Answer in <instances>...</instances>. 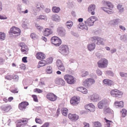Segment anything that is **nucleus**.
<instances>
[{
    "mask_svg": "<svg viewBox=\"0 0 127 127\" xmlns=\"http://www.w3.org/2000/svg\"><path fill=\"white\" fill-rule=\"evenodd\" d=\"M108 105L107 102L102 100L100 101L98 104V107L99 109H102L103 106H106Z\"/></svg>",
    "mask_w": 127,
    "mask_h": 127,
    "instance_id": "aec40b11",
    "label": "nucleus"
},
{
    "mask_svg": "<svg viewBox=\"0 0 127 127\" xmlns=\"http://www.w3.org/2000/svg\"><path fill=\"white\" fill-rule=\"evenodd\" d=\"M66 26L68 28H69V27H70L73 25V23L71 21H67L66 23Z\"/></svg>",
    "mask_w": 127,
    "mask_h": 127,
    "instance_id": "37998d69",
    "label": "nucleus"
},
{
    "mask_svg": "<svg viewBox=\"0 0 127 127\" xmlns=\"http://www.w3.org/2000/svg\"><path fill=\"white\" fill-rule=\"evenodd\" d=\"M47 63V62L44 60H42L40 61L38 63V64L37 66L38 68H39L41 66H43L45 65Z\"/></svg>",
    "mask_w": 127,
    "mask_h": 127,
    "instance_id": "a878e982",
    "label": "nucleus"
},
{
    "mask_svg": "<svg viewBox=\"0 0 127 127\" xmlns=\"http://www.w3.org/2000/svg\"><path fill=\"white\" fill-rule=\"evenodd\" d=\"M98 37L94 36L91 38L90 40L94 43H96L97 42Z\"/></svg>",
    "mask_w": 127,
    "mask_h": 127,
    "instance_id": "a19ab883",
    "label": "nucleus"
},
{
    "mask_svg": "<svg viewBox=\"0 0 127 127\" xmlns=\"http://www.w3.org/2000/svg\"><path fill=\"white\" fill-rule=\"evenodd\" d=\"M110 93L112 96L118 98L121 97L123 95L122 92L117 89L112 90L110 92Z\"/></svg>",
    "mask_w": 127,
    "mask_h": 127,
    "instance_id": "39448f33",
    "label": "nucleus"
},
{
    "mask_svg": "<svg viewBox=\"0 0 127 127\" xmlns=\"http://www.w3.org/2000/svg\"><path fill=\"white\" fill-rule=\"evenodd\" d=\"M121 112L122 113V116L123 117H125L127 114V111L124 109H123Z\"/></svg>",
    "mask_w": 127,
    "mask_h": 127,
    "instance_id": "c03bdc74",
    "label": "nucleus"
},
{
    "mask_svg": "<svg viewBox=\"0 0 127 127\" xmlns=\"http://www.w3.org/2000/svg\"><path fill=\"white\" fill-rule=\"evenodd\" d=\"M36 57L37 59L41 60L45 59V55L42 52H38L36 55Z\"/></svg>",
    "mask_w": 127,
    "mask_h": 127,
    "instance_id": "412c9836",
    "label": "nucleus"
},
{
    "mask_svg": "<svg viewBox=\"0 0 127 127\" xmlns=\"http://www.w3.org/2000/svg\"><path fill=\"white\" fill-rule=\"evenodd\" d=\"M99 98L98 95L96 94H94L91 96V99L92 100H95Z\"/></svg>",
    "mask_w": 127,
    "mask_h": 127,
    "instance_id": "2f4dec72",
    "label": "nucleus"
},
{
    "mask_svg": "<svg viewBox=\"0 0 127 127\" xmlns=\"http://www.w3.org/2000/svg\"><path fill=\"white\" fill-rule=\"evenodd\" d=\"M117 9L119 10V12H121L124 10V8L122 7V5L121 4H119L117 6Z\"/></svg>",
    "mask_w": 127,
    "mask_h": 127,
    "instance_id": "4c0bfd02",
    "label": "nucleus"
},
{
    "mask_svg": "<svg viewBox=\"0 0 127 127\" xmlns=\"http://www.w3.org/2000/svg\"><path fill=\"white\" fill-rule=\"evenodd\" d=\"M58 69L64 72L65 71V67L63 64L58 67Z\"/></svg>",
    "mask_w": 127,
    "mask_h": 127,
    "instance_id": "3c124183",
    "label": "nucleus"
},
{
    "mask_svg": "<svg viewBox=\"0 0 127 127\" xmlns=\"http://www.w3.org/2000/svg\"><path fill=\"white\" fill-rule=\"evenodd\" d=\"M24 43H21L20 44V46L21 47V51L23 54L27 55L28 53L29 49L27 46L24 45Z\"/></svg>",
    "mask_w": 127,
    "mask_h": 127,
    "instance_id": "9b49d317",
    "label": "nucleus"
},
{
    "mask_svg": "<svg viewBox=\"0 0 127 127\" xmlns=\"http://www.w3.org/2000/svg\"><path fill=\"white\" fill-rule=\"evenodd\" d=\"M76 90L84 94H86L88 93L87 90L82 87H79L77 88Z\"/></svg>",
    "mask_w": 127,
    "mask_h": 127,
    "instance_id": "b1692460",
    "label": "nucleus"
},
{
    "mask_svg": "<svg viewBox=\"0 0 127 127\" xmlns=\"http://www.w3.org/2000/svg\"><path fill=\"white\" fill-rule=\"evenodd\" d=\"M35 26L36 28L40 31H41L43 29V27L40 26L38 24H36Z\"/></svg>",
    "mask_w": 127,
    "mask_h": 127,
    "instance_id": "4d7b16f0",
    "label": "nucleus"
},
{
    "mask_svg": "<svg viewBox=\"0 0 127 127\" xmlns=\"http://www.w3.org/2000/svg\"><path fill=\"white\" fill-rule=\"evenodd\" d=\"M13 77L11 75H10L9 74L5 76V78L7 80H11L13 79Z\"/></svg>",
    "mask_w": 127,
    "mask_h": 127,
    "instance_id": "603ef678",
    "label": "nucleus"
},
{
    "mask_svg": "<svg viewBox=\"0 0 127 127\" xmlns=\"http://www.w3.org/2000/svg\"><path fill=\"white\" fill-rule=\"evenodd\" d=\"M58 34L60 36H63L65 34V31L62 28H59L58 29Z\"/></svg>",
    "mask_w": 127,
    "mask_h": 127,
    "instance_id": "5701e85b",
    "label": "nucleus"
},
{
    "mask_svg": "<svg viewBox=\"0 0 127 127\" xmlns=\"http://www.w3.org/2000/svg\"><path fill=\"white\" fill-rule=\"evenodd\" d=\"M10 91L12 93L14 94L17 93H18V91L17 89H14L12 90H10Z\"/></svg>",
    "mask_w": 127,
    "mask_h": 127,
    "instance_id": "052dcab7",
    "label": "nucleus"
},
{
    "mask_svg": "<svg viewBox=\"0 0 127 127\" xmlns=\"http://www.w3.org/2000/svg\"><path fill=\"white\" fill-rule=\"evenodd\" d=\"M55 83L61 86H64L65 84V82L62 78L59 77L56 78L55 80Z\"/></svg>",
    "mask_w": 127,
    "mask_h": 127,
    "instance_id": "f8f14e48",
    "label": "nucleus"
},
{
    "mask_svg": "<svg viewBox=\"0 0 127 127\" xmlns=\"http://www.w3.org/2000/svg\"><path fill=\"white\" fill-rule=\"evenodd\" d=\"M108 64V61L106 59L102 58L97 62V65L100 68H104L106 67Z\"/></svg>",
    "mask_w": 127,
    "mask_h": 127,
    "instance_id": "20e7f679",
    "label": "nucleus"
},
{
    "mask_svg": "<svg viewBox=\"0 0 127 127\" xmlns=\"http://www.w3.org/2000/svg\"><path fill=\"white\" fill-rule=\"evenodd\" d=\"M46 97L49 100L54 101H56L57 99V96L54 94L49 93H48L46 95Z\"/></svg>",
    "mask_w": 127,
    "mask_h": 127,
    "instance_id": "9d476101",
    "label": "nucleus"
},
{
    "mask_svg": "<svg viewBox=\"0 0 127 127\" xmlns=\"http://www.w3.org/2000/svg\"><path fill=\"white\" fill-rule=\"evenodd\" d=\"M95 5L94 4H92L89 6L88 8V11L92 15H94L95 13Z\"/></svg>",
    "mask_w": 127,
    "mask_h": 127,
    "instance_id": "4be33fe9",
    "label": "nucleus"
},
{
    "mask_svg": "<svg viewBox=\"0 0 127 127\" xmlns=\"http://www.w3.org/2000/svg\"><path fill=\"white\" fill-rule=\"evenodd\" d=\"M103 82L105 84L111 86L113 84V81L107 79H104L103 81Z\"/></svg>",
    "mask_w": 127,
    "mask_h": 127,
    "instance_id": "393cba45",
    "label": "nucleus"
},
{
    "mask_svg": "<svg viewBox=\"0 0 127 127\" xmlns=\"http://www.w3.org/2000/svg\"><path fill=\"white\" fill-rule=\"evenodd\" d=\"M29 104L26 101H23L19 104L18 107L21 110H23L25 109Z\"/></svg>",
    "mask_w": 127,
    "mask_h": 127,
    "instance_id": "4468645a",
    "label": "nucleus"
},
{
    "mask_svg": "<svg viewBox=\"0 0 127 127\" xmlns=\"http://www.w3.org/2000/svg\"><path fill=\"white\" fill-rule=\"evenodd\" d=\"M95 83L94 80L92 78L88 79H86L83 82V84L85 86H87L89 84H92Z\"/></svg>",
    "mask_w": 127,
    "mask_h": 127,
    "instance_id": "f3484780",
    "label": "nucleus"
},
{
    "mask_svg": "<svg viewBox=\"0 0 127 127\" xmlns=\"http://www.w3.org/2000/svg\"><path fill=\"white\" fill-rule=\"evenodd\" d=\"M20 68L21 69L24 70L25 69V65L23 64H22L20 65Z\"/></svg>",
    "mask_w": 127,
    "mask_h": 127,
    "instance_id": "e2e57ef3",
    "label": "nucleus"
},
{
    "mask_svg": "<svg viewBox=\"0 0 127 127\" xmlns=\"http://www.w3.org/2000/svg\"><path fill=\"white\" fill-rule=\"evenodd\" d=\"M31 37L34 39H37L38 38L37 36L34 33H32L31 34Z\"/></svg>",
    "mask_w": 127,
    "mask_h": 127,
    "instance_id": "de8ad7c7",
    "label": "nucleus"
},
{
    "mask_svg": "<svg viewBox=\"0 0 127 127\" xmlns=\"http://www.w3.org/2000/svg\"><path fill=\"white\" fill-rule=\"evenodd\" d=\"M96 20L95 17L92 16L90 17L87 21H85V23L86 25L89 26H92L93 25L94 23Z\"/></svg>",
    "mask_w": 127,
    "mask_h": 127,
    "instance_id": "0eeeda50",
    "label": "nucleus"
},
{
    "mask_svg": "<svg viewBox=\"0 0 127 127\" xmlns=\"http://www.w3.org/2000/svg\"><path fill=\"white\" fill-rule=\"evenodd\" d=\"M36 7L37 8L39 9L40 10L44 8V6L39 3H37Z\"/></svg>",
    "mask_w": 127,
    "mask_h": 127,
    "instance_id": "a18cd8bd",
    "label": "nucleus"
},
{
    "mask_svg": "<svg viewBox=\"0 0 127 127\" xmlns=\"http://www.w3.org/2000/svg\"><path fill=\"white\" fill-rule=\"evenodd\" d=\"M59 50L60 53L64 54L68 51V48L66 45H62L59 47Z\"/></svg>",
    "mask_w": 127,
    "mask_h": 127,
    "instance_id": "ddd939ff",
    "label": "nucleus"
},
{
    "mask_svg": "<svg viewBox=\"0 0 127 127\" xmlns=\"http://www.w3.org/2000/svg\"><path fill=\"white\" fill-rule=\"evenodd\" d=\"M27 57H23L22 59V61L25 63H27Z\"/></svg>",
    "mask_w": 127,
    "mask_h": 127,
    "instance_id": "0e129e2a",
    "label": "nucleus"
},
{
    "mask_svg": "<svg viewBox=\"0 0 127 127\" xmlns=\"http://www.w3.org/2000/svg\"><path fill=\"white\" fill-rule=\"evenodd\" d=\"M120 75L122 77H127V73H124L123 72H121L120 73Z\"/></svg>",
    "mask_w": 127,
    "mask_h": 127,
    "instance_id": "bf43d9fd",
    "label": "nucleus"
},
{
    "mask_svg": "<svg viewBox=\"0 0 127 127\" xmlns=\"http://www.w3.org/2000/svg\"><path fill=\"white\" fill-rule=\"evenodd\" d=\"M89 73L87 71H85L84 70H82L81 71V76L82 77H85L88 75Z\"/></svg>",
    "mask_w": 127,
    "mask_h": 127,
    "instance_id": "f704fd0d",
    "label": "nucleus"
},
{
    "mask_svg": "<svg viewBox=\"0 0 127 127\" xmlns=\"http://www.w3.org/2000/svg\"><path fill=\"white\" fill-rule=\"evenodd\" d=\"M52 19L55 21H59L60 18L59 16L57 14L53 15L52 16Z\"/></svg>",
    "mask_w": 127,
    "mask_h": 127,
    "instance_id": "cd10ccee",
    "label": "nucleus"
},
{
    "mask_svg": "<svg viewBox=\"0 0 127 127\" xmlns=\"http://www.w3.org/2000/svg\"><path fill=\"white\" fill-rule=\"evenodd\" d=\"M93 124V127H101L102 126L101 123L98 121L94 122Z\"/></svg>",
    "mask_w": 127,
    "mask_h": 127,
    "instance_id": "e433bc0d",
    "label": "nucleus"
},
{
    "mask_svg": "<svg viewBox=\"0 0 127 127\" xmlns=\"http://www.w3.org/2000/svg\"><path fill=\"white\" fill-rule=\"evenodd\" d=\"M105 41V40L103 38H101L99 37H98L97 42H96L97 44L104 45V42Z\"/></svg>",
    "mask_w": 127,
    "mask_h": 127,
    "instance_id": "bb28decb",
    "label": "nucleus"
},
{
    "mask_svg": "<svg viewBox=\"0 0 127 127\" xmlns=\"http://www.w3.org/2000/svg\"><path fill=\"white\" fill-rule=\"evenodd\" d=\"M0 109L3 112H7L11 109V107L9 105H4L1 106L0 107Z\"/></svg>",
    "mask_w": 127,
    "mask_h": 127,
    "instance_id": "2eb2a0df",
    "label": "nucleus"
},
{
    "mask_svg": "<svg viewBox=\"0 0 127 127\" xmlns=\"http://www.w3.org/2000/svg\"><path fill=\"white\" fill-rule=\"evenodd\" d=\"M67 111L68 109L67 108H64L62 109L61 112L63 115L66 116L67 115Z\"/></svg>",
    "mask_w": 127,
    "mask_h": 127,
    "instance_id": "72a5a7b5",
    "label": "nucleus"
},
{
    "mask_svg": "<svg viewBox=\"0 0 127 127\" xmlns=\"http://www.w3.org/2000/svg\"><path fill=\"white\" fill-rule=\"evenodd\" d=\"M85 108L86 110H89L90 112H93L95 110V107L92 103H90L86 105Z\"/></svg>",
    "mask_w": 127,
    "mask_h": 127,
    "instance_id": "dca6fc26",
    "label": "nucleus"
},
{
    "mask_svg": "<svg viewBox=\"0 0 127 127\" xmlns=\"http://www.w3.org/2000/svg\"><path fill=\"white\" fill-rule=\"evenodd\" d=\"M19 12L20 13H23L24 14H25L27 13L28 12V10H26L25 11H23L22 10L21 8H20L18 10Z\"/></svg>",
    "mask_w": 127,
    "mask_h": 127,
    "instance_id": "864d4df0",
    "label": "nucleus"
},
{
    "mask_svg": "<svg viewBox=\"0 0 127 127\" xmlns=\"http://www.w3.org/2000/svg\"><path fill=\"white\" fill-rule=\"evenodd\" d=\"M104 119L105 121V122L107 123L106 124L107 127H110V123H112V122L107 120L106 118H104Z\"/></svg>",
    "mask_w": 127,
    "mask_h": 127,
    "instance_id": "09e8293b",
    "label": "nucleus"
},
{
    "mask_svg": "<svg viewBox=\"0 0 127 127\" xmlns=\"http://www.w3.org/2000/svg\"><path fill=\"white\" fill-rule=\"evenodd\" d=\"M56 64L58 67L63 65L62 61L60 60H57L56 62Z\"/></svg>",
    "mask_w": 127,
    "mask_h": 127,
    "instance_id": "8fccbe9b",
    "label": "nucleus"
},
{
    "mask_svg": "<svg viewBox=\"0 0 127 127\" xmlns=\"http://www.w3.org/2000/svg\"><path fill=\"white\" fill-rule=\"evenodd\" d=\"M119 19H115L111 21L110 22L111 25H115L118 24Z\"/></svg>",
    "mask_w": 127,
    "mask_h": 127,
    "instance_id": "ea45409f",
    "label": "nucleus"
},
{
    "mask_svg": "<svg viewBox=\"0 0 127 127\" xmlns=\"http://www.w3.org/2000/svg\"><path fill=\"white\" fill-rule=\"evenodd\" d=\"M35 121L37 123L42 124L43 123L42 121L39 118H36L35 119Z\"/></svg>",
    "mask_w": 127,
    "mask_h": 127,
    "instance_id": "5fc2aeb1",
    "label": "nucleus"
},
{
    "mask_svg": "<svg viewBox=\"0 0 127 127\" xmlns=\"http://www.w3.org/2000/svg\"><path fill=\"white\" fill-rule=\"evenodd\" d=\"M87 25L86 24L84 25V24L82 23H80L79 25V27L80 28L82 29H85L87 30H88V27H87Z\"/></svg>",
    "mask_w": 127,
    "mask_h": 127,
    "instance_id": "7c9ffc66",
    "label": "nucleus"
},
{
    "mask_svg": "<svg viewBox=\"0 0 127 127\" xmlns=\"http://www.w3.org/2000/svg\"><path fill=\"white\" fill-rule=\"evenodd\" d=\"M37 19L46 20H47V18L45 15H40L38 17Z\"/></svg>",
    "mask_w": 127,
    "mask_h": 127,
    "instance_id": "49530a36",
    "label": "nucleus"
},
{
    "mask_svg": "<svg viewBox=\"0 0 127 127\" xmlns=\"http://www.w3.org/2000/svg\"><path fill=\"white\" fill-rule=\"evenodd\" d=\"M28 119L27 118H24L19 120L17 121V127H21L23 125H26L28 123Z\"/></svg>",
    "mask_w": 127,
    "mask_h": 127,
    "instance_id": "6e6552de",
    "label": "nucleus"
},
{
    "mask_svg": "<svg viewBox=\"0 0 127 127\" xmlns=\"http://www.w3.org/2000/svg\"><path fill=\"white\" fill-rule=\"evenodd\" d=\"M42 33L44 35L47 36L52 33L53 31L51 29L46 28L43 30Z\"/></svg>",
    "mask_w": 127,
    "mask_h": 127,
    "instance_id": "a211bd4d",
    "label": "nucleus"
},
{
    "mask_svg": "<svg viewBox=\"0 0 127 127\" xmlns=\"http://www.w3.org/2000/svg\"><path fill=\"white\" fill-rule=\"evenodd\" d=\"M96 73L98 75H101L102 74V72L99 69L97 70L96 71Z\"/></svg>",
    "mask_w": 127,
    "mask_h": 127,
    "instance_id": "69168bd1",
    "label": "nucleus"
},
{
    "mask_svg": "<svg viewBox=\"0 0 127 127\" xmlns=\"http://www.w3.org/2000/svg\"><path fill=\"white\" fill-rule=\"evenodd\" d=\"M83 124L84 125V127H89L90 125L89 123L86 122H84Z\"/></svg>",
    "mask_w": 127,
    "mask_h": 127,
    "instance_id": "338daca9",
    "label": "nucleus"
},
{
    "mask_svg": "<svg viewBox=\"0 0 127 127\" xmlns=\"http://www.w3.org/2000/svg\"><path fill=\"white\" fill-rule=\"evenodd\" d=\"M33 91L34 92H37L38 93H41L43 92L42 91L38 88L34 89L33 90Z\"/></svg>",
    "mask_w": 127,
    "mask_h": 127,
    "instance_id": "6e6d98bb",
    "label": "nucleus"
},
{
    "mask_svg": "<svg viewBox=\"0 0 127 127\" xmlns=\"http://www.w3.org/2000/svg\"><path fill=\"white\" fill-rule=\"evenodd\" d=\"M21 32L19 28L14 26L11 28L9 32V33L10 35L14 36H18L20 35Z\"/></svg>",
    "mask_w": 127,
    "mask_h": 127,
    "instance_id": "f03ea898",
    "label": "nucleus"
},
{
    "mask_svg": "<svg viewBox=\"0 0 127 127\" xmlns=\"http://www.w3.org/2000/svg\"><path fill=\"white\" fill-rule=\"evenodd\" d=\"M7 18L5 16L3 17L0 15V19H5Z\"/></svg>",
    "mask_w": 127,
    "mask_h": 127,
    "instance_id": "774afa93",
    "label": "nucleus"
},
{
    "mask_svg": "<svg viewBox=\"0 0 127 127\" xmlns=\"http://www.w3.org/2000/svg\"><path fill=\"white\" fill-rule=\"evenodd\" d=\"M51 41L52 43L56 46H59L61 44V40L56 36L52 37Z\"/></svg>",
    "mask_w": 127,
    "mask_h": 127,
    "instance_id": "423d86ee",
    "label": "nucleus"
},
{
    "mask_svg": "<svg viewBox=\"0 0 127 127\" xmlns=\"http://www.w3.org/2000/svg\"><path fill=\"white\" fill-rule=\"evenodd\" d=\"M111 110L108 107H107L104 109V113L105 114L110 113L111 112Z\"/></svg>",
    "mask_w": 127,
    "mask_h": 127,
    "instance_id": "c9c22d12",
    "label": "nucleus"
},
{
    "mask_svg": "<svg viewBox=\"0 0 127 127\" xmlns=\"http://www.w3.org/2000/svg\"><path fill=\"white\" fill-rule=\"evenodd\" d=\"M60 10V8L59 7L56 6H54L53 7L52 10L53 12L54 13H58Z\"/></svg>",
    "mask_w": 127,
    "mask_h": 127,
    "instance_id": "473e14b6",
    "label": "nucleus"
},
{
    "mask_svg": "<svg viewBox=\"0 0 127 127\" xmlns=\"http://www.w3.org/2000/svg\"><path fill=\"white\" fill-rule=\"evenodd\" d=\"M32 97L33 98V100L35 102H38V99L37 95H32Z\"/></svg>",
    "mask_w": 127,
    "mask_h": 127,
    "instance_id": "13d9d810",
    "label": "nucleus"
},
{
    "mask_svg": "<svg viewBox=\"0 0 127 127\" xmlns=\"http://www.w3.org/2000/svg\"><path fill=\"white\" fill-rule=\"evenodd\" d=\"M46 71L48 73H51L52 72V67L50 66H47Z\"/></svg>",
    "mask_w": 127,
    "mask_h": 127,
    "instance_id": "79ce46f5",
    "label": "nucleus"
},
{
    "mask_svg": "<svg viewBox=\"0 0 127 127\" xmlns=\"http://www.w3.org/2000/svg\"><path fill=\"white\" fill-rule=\"evenodd\" d=\"M68 117L69 119L72 121H75L79 118V116L77 115L71 113H69L68 114Z\"/></svg>",
    "mask_w": 127,
    "mask_h": 127,
    "instance_id": "6ab92c4d",
    "label": "nucleus"
},
{
    "mask_svg": "<svg viewBox=\"0 0 127 127\" xmlns=\"http://www.w3.org/2000/svg\"><path fill=\"white\" fill-rule=\"evenodd\" d=\"M80 98L79 96H74L72 97L70 100L71 104L74 105L78 104L80 102Z\"/></svg>",
    "mask_w": 127,
    "mask_h": 127,
    "instance_id": "1a4fd4ad",
    "label": "nucleus"
},
{
    "mask_svg": "<svg viewBox=\"0 0 127 127\" xmlns=\"http://www.w3.org/2000/svg\"><path fill=\"white\" fill-rule=\"evenodd\" d=\"M95 44L92 43L88 45V48L89 50L91 51L95 49Z\"/></svg>",
    "mask_w": 127,
    "mask_h": 127,
    "instance_id": "c756f323",
    "label": "nucleus"
},
{
    "mask_svg": "<svg viewBox=\"0 0 127 127\" xmlns=\"http://www.w3.org/2000/svg\"><path fill=\"white\" fill-rule=\"evenodd\" d=\"M123 104L124 102L122 101H121L120 102L115 101L114 102V104L115 106L121 108L123 107Z\"/></svg>",
    "mask_w": 127,
    "mask_h": 127,
    "instance_id": "c85d7f7f",
    "label": "nucleus"
},
{
    "mask_svg": "<svg viewBox=\"0 0 127 127\" xmlns=\"http://www.w3.org/2000/svg\"><path fill=\"white\" fill-rule=\"evenodd\" d=\"M102 3L103 5L104 6H107L108 7L107 8L105 6L102 7H101L102 9L109 14H111L113 13V9L114 6L112 3L109 1H103Z\"/></svg>",
    "mask_w": 127,
    "mask_h": 127,
    "instance_id": "f257e3e1",
    "label": "nucleus"
},
{
    "mask_svg": "<svg viewBox=\"0 0 127 127\" xmlns=\"http://www.w3.org/2000/svg\"><path fill=\"white\" fill-rule=\"evenodd\" d=\"M49 124V123H45L44 125L40 127H48Z\"/></svg>",
    "mask_w": 127,
    "mask_h": 127,
    "instance_id": "680f3d73",
    "label": "nucleus"
},
{
    "mask_svg": "<svg viewBox=\"0 0 127 127\" xmlns=\"http://www.w3.org/2000/svg\"><path fill=\"white\" fill-rule=\"evenodd\" d=\"M64 78L66 82L69 84H74L75 82V78L70 75H65L64 76Z\"/></svg>",
    "mask_w": 127,
    "mask_h": 127,
    "instance_id": "7ed1b4c3",
    "label": "nucleus"
},
{
    "mask_svg": "<svg viewBox=\"0 0 127 127\" xmlns=\"http://www.w3.org/2000/svg\"><path fill=\"white\" fill-rule=\"evenodd\" d=\"M6 37V35L4 32H0V39L3 40Z\"/></svg>",
    "mask_w": 127,
    "mask_h": 127,
    "instance_id": "58836bf2",
    "label": "nucleus"
}]
</instances>
